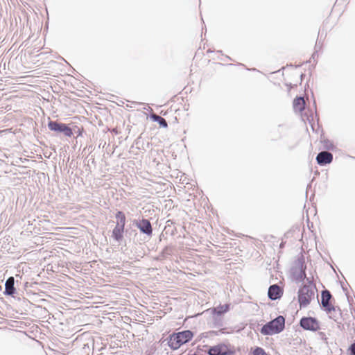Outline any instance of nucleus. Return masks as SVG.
Instances as JSON below:
<instances>
[{
  "label": "nucleus",
  "mask_w": 355,
  "mask_h": 355,
  "mask_svg": "<svg viewBox=\"0 0 355 355\" xmlns=\"http://www.w3.org/2000/svg\"><path fill=\"white\" fill-rule=\"evenodd\" d=\"M193 337V334L189 330L182 331L170 336L168 345L173 349H178L182 345L190 341Z\"/></svg>",
  "instance_id": "f257e3e1"
},
{
  "label": "nucleus",
  "mask_w": 355,
  "mask_h": 355,
  "mask_svg": "<svg viewBox=\"0 0 355 355\" xmlns=\"http://www.w3.org/2000/svg\"><path fill=\"white\" fill-rule=\"evenodd\" d=\"M285 326V319L283 316H278L273 320L268 322L261 329L263 335H272L280 333Z\"/></svg>",
  "instance_id": "f03ea898"
},
{
  "label": "nucleus",
  "mask_w": 355,
  "mask_h": 355,
  "mask_svg": "<svg viewBox=\"0 0 355 355\" xmlns=\"http://www.w3.org/2000/svg\"><path fill=\"white\" fill-rule=\"evenodd\" d=\"M116 218L117 219V222L112 231V236L116 241H120L123 238L124 232L125 216L122 211H119L116 214Z\"/></svg>",
  "instance_id": "7ed1b4c3"
},
{
  "label": "nucleus",
  "mask_w": 355,
  "mask_h": 355,
  "mask_svg": "<svg viewBox=\"0 0 355 355\" xmlns=\"http://www.w3.org/2000/svg\"><path fill=\"white\" fill-rule=\"evenodd\" d=\"M207 353L209 355H234L235 351L230 345L219 343L211 347Z\"/></svg>",
  "instance_id": "20e7f679"
},
{
  "label": "nucleus",
  "mask_w": 355,
  "mask_h": 355,
  "mask_svg": "<svg viewBox=\"0 0 355 355\" xmlns=\"http://www.w3.org/2000/svg\"><path fill=\"white\" fill-rule=\"evenodd\" d=\"M313 296H314V292L312 290V288H311L308 286H304L299 291L298 300H299L300 306H307L311 301Z\"/></svg>",
  "instance_id": "39448f33"
},
{
  "label": "nucleus",
  "mask_w": 355,
  "mask_h": 355,
  "mask_svg": "<svg viewBox=\"0 0 355 355\" xmlns=\"http://www.w3.org/2000/svg\"><path fill=\"white\" fill-rule=\"evenodd\" d=\"M48 127L51 131L63 132L67 137H71L73 132L71 128L65 123H58L57 121H50Z\"/></svg>",
  "instance_id": "423d86ee"
},
{
  "label": "nucleus",
  "mask_w": 355,
  "mask_h": 355,
  "mask_svg": "<svg viewBox=\"0 0 355 355\" xmlns=\"http://www.w3.org/2000/svg\"><path fill=\"white\" fill-rule=\"evenodd\" d=\"M301 327L306 330L317 331L320 329L318 322L313 318H302L300 320Z\"/></svg>",
  "instance_id": "0eeeda50"
},
{
  "label": "nucleus",
  "mask_w": 355,
  "mask_h": 355,
  "mask_svg": "<svg viewBox=\"0 0 355 355\" xmlns=\"http://www.w3.org/2000/svg\"><path fill=\"white\" fill-rule=\"evenodd\" d=\"M331 295L327 290L322 292L321 296V304L324 309L330 313L331 311H334V306L331 304Z\"/></svg>",
  "instance_id": "6e6552de"
},
{
  "label": "nucleus",
  "mask_w": 355,
  "mask_h": 355,
  "mask_svg": "<svg viewBox=\"0 0 355 355\" xmlns=\"http://www.w3.org/2000/svg\"><path fill=\"white\" fill-rule=\"evenodd\" d=\"M316 160L320 165L330 164L333 160V155L327 151H322L317 155Z\"/></svg>",
  "instance_id": "1a4fd4ad"
},
{
  "label": "nucleus",
  "mask_w": 355,
  "mask_h": 355,
  "mask_svg": "<svg viewBox=\"0 0 355 355\" xmlns=\"http://www.w3.org/2000/svg\"><path fill=\"white\" fill-rule=\"evenodd\" d=\"M268 297L272 300L279 299L283 295V290L277 284L272 285L268 289Z\"/></svg>",
  "instance_id": "9d476101"
},
{
  "label": "nucleus",
  "mask_w": 355,
  "mask_h": 355,
  "mask_svg": "<svg viewBox=\"0 0 355 355\" xmlns=\"http://www.w3.org/2000/svg\"><path fill=\"white\" fill-rule=\"evenodd\" d=\"M306 102L303 97H296L293 102V110L295 112L302 113L305 108Z\"/></svg>",
  "instance_id": "9b49d317"
},
{
  "label": "nucleus",
  "mask_w": 355,
  "mask_h": 355,
  "mask_svg": "<svg viewBox=\"0 0 355 355\" xmlns=\"http://www.w3.org/2000/svg\"><path fill=\"white\" fill-rule=\"evenodd\" d=\"M137 227L143 233H145L148 235H150L152 234L153 230L151 224L146 219H142L137 225Z\"/></svg>",
  "instance_id": "f8f14e48"
},
{
  "label": "nucleus",
  "mask_w": 355,
  "mask_h": 355,
  "mask_svg": "<svg viewBox=\"0 0 355 355\" xmlns=\"http://www.w3.org/2000/svg\"><path fill=\"white\" fill-rule=\"evenodd\" d=\"M14 277H9L6 282V292L8 295H12L15 293Z\"/></svg>",
  "instance_id": "ddd939ff"
},
{
  "label": "nucleus",
  "mask_w": 355,
  "mask_h": 355,
  "mask_svg": "<svg viewBox=\"0 0 355 355\" xmlns=\"http://www.w3.org/2000/svg\"><path fill=\"white\" fill-rule=\"evenodd\" d=\"M229 310L228 304L219 305L213 309V313L220 315L223 313L227 312Z\"/></svg>",
  "instance_id": "4468645a"
},
{
  "label": "nucleus",
  "mask_w": 355,
  "mask_h": 355,
  "mask_svg": "<svg viewBox=\"0 0 355 355\" xmlns=\"http://www.w3.org/2000/svg\"><path fill=\"white\" fill-rule=\"evenodd\" d=\"M158 119H159V121L157 122L160 124V125H162L164 128H166L168 125H167L166 120L162 117L158 118Z\"/></svg>",
  "instance_id": "2eb2a0df"
},
{
  "label": "nucleus",
  "mask_w": 355,
  "mask_h": 355,
  "mask_svg": "<svg viewBox=\"0 0 355 355\" xmlns=\"http://www.w3.org/2000/svg\"><path fill=\"white\" fill-rule=\"evenodd\" d=\"M350 350L353 355H355V343L350 346Z\"/></svg>",
  "instance_id": "dca6fc26"
},
{
  "label": "nucleus",
  "mask_w": 355,
  "mask_h": 355,
  "mask_svg": "<svg viewBox=\"0 0 355 355\" xmlns=\"http://www.w3.org/2000/svg\"><path fill=\"white\" fill-rule=\"evenodd\" d=\"M83 130H84V128L83 127L80 128H78V136H81Z\"/></svg>",
  "instance_id": "f3484780"
},
{
  "label": "nucleus",
  "mask_w": 355,
  "mask_h": 355,
  "mask_svg": "<svg viewBox=\"0 0 355 355\" xmlns=\"http://www.w3.org/2000/svg\"><path fill=\"white\" fill-rule=\"evenodd\" d=\"M153 118L154 119L155 121H159L158 118H161V116H159L158 115L153 114Z\"/></svg>",
  "instance_id": "a211bd4d"
}]
</instances>
